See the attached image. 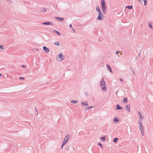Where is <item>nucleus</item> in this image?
I'll return each instance as SVG.
<instances>
[{"mask_svg": "<svg viewBox=\"0 0 153 153\" xmlns=\"http://www.w3.org/2000/svg\"><path fill=\"white\" fill-rule=\"evenodd\" d=\"M101 3L102 5L101 10L103 13L105 14L106 12V9L105 0H101Z\"/></svg>", "mask_w": 153, "mask_h": 153, "instance_id": "1", "label": "nucleus"}, {"mask_svg": "<svg viewBox=\"0 0 153 153\" xmlns=\"http://www.w3.org/2000/svg\"><path fill=\"white\" fill-rule=\"evenodd\" d=\"M105 82L104 81L103 79L102 78L100 82V86L102 87L103 86H104L101 88V89L104 91H106L107 90L106 87L105 86Z\"/></svg>", "mask_w": 153, "mask_h": 153, "instance_id": "2", "label": "nucleus"}, {"mask_svg": "<svg viewBox=\"0 0 153 153\" xmlns=\"http://www.w3.org/2000/svg\"><path fill=\"white\" fill-rule=\"evenodd\" d=\"M70 137V135L69 134H67L65 137L62 143L63 145H65L67 143L68 140L69 139Z\"/></svg>", "mask_w": 153, "mask_h": 153, "instance_id": "3", "label": "nucleus"}, {"mask_svg": "<svg viewBox=\"0 0 153 153\" xmlns=\"http://www.w3.org/2000/svg\"><path fill=\"white\" fill-rule=\"evenodd\" d=\"M63 56V55L62 53H61L59 54L57 56V60L59 61H62L63 59V58H62Z\"/></svg>", "mask_w": 153, "mask_h": 153, "instance_id": "4", "label": "nucleus"}, {"mask_svg": "<svg viewBox=\"0 0 153 153\" xmlns=\"http://www.w3.org/2000/svg\"><path fill=\"white\" fill-rule=\"evenodd\" d=\"M140 132L141 133L142 135L143 136L144 135V130H143V127L142 126V127L141 126L140 127Z\"/></svg>", "mask_w": 153, "mask_h": 153, "instance_id": "5", "label": "nucleus"}, {"mask_svg": "<svg viewBox=\"0 0 153 153\" xmlns=\"http://www.w3.org/2000/svg\"><path fill=\"white\" fill-rule=\"evenodd\" d=\"M97 19L99 20H102L104 19V16H102V15H98V16L97 17Z\"/></svg>", "mask_w": 153, "mask_h": 153, "instance_id": "6", "label": "nucleus"}, {"mask_svg": "<svg viewBox=\"0 0 153 153\" xmlns=\"http://www.w3.org/2000/svg\"><path fill=\"white\" fill-rule=\"evenodd\" d=\"M42 24L44 25H53V23L51 22H43L42 23Z\"/></svg>", "mask_w": 153, "mask_h": 153, "instance_id": "7", "label": "nucleus"}, {"mask_svg": "<svg viewBox=\"0 0 153 153\" xmlns=\"http://www.w3.org/2000/svg\"><path fill=\"white\" fill-rule=\"evenodd\" d=\"M130 105H127L125 106V108L128 111H130Z\"/></svg>", "mask_w": 153, "mask_h": 153, "instance_id": "8", "label": "nucleus"}, {"mask_svg": "<svg viewBox=\"0 0 153 153\" xmlns=\"http://www.w3.org/2000/svg\"><path fill=\"white\" fill-rule=\"evenodd\" d=\"M44 50L47 53H48L49 51V50L45 46H44L43 48Z\"/></svg>", "mask_w": 153, "mask_h": 153, "instance_id": "9", "label": "nucleus"}, {"mask_svg": "<svg viewBox=\"0 0 153 153\" xmlns=\"http://www.w3.org/2000/svg\"><path fill=\"white\" fill-rule=\"evenodd\" d=\"M106 67L109 69V71L111 73H112L113 71L110 65H106Z\"/></svg>", "mask_w": 153, "mask_h": 153, "instance_id": "10", "label": "nucleus"}, {"mask_svg": "<svg viewBox=\"0 0 153 153\" xmlns=\"http://www.w3.org/2000/svg\"><path fill=\"white\" fill-rule=\"evenodd\" d=\"M81 104L82 105L85 106H87L88 105L87 102H82Z\"/></svg>", "mask_w": 153, "mask_h": 153, "instance_id": "11", "label": "nucleus"}, {"mask_svg": "<svg viewBox=\"0 0 153 153\" xmlns=\"http://www.w3.org/2000/svg\"><path fill=\"white\" fill-rule=\"evenodd\" d=\"M55 18L58 21H61L62 22V20L64 19L63 18L58 17H55Z\"/></svg>", "mask_w": 153, "mask_h": 153, "instance_id": "12", "label": "nucleus"}, {"mask_svg": "<svg viewBox=\"0 0 153 153\" xmlns=\"http://www.w3.org/2000/svg\"><path fill=\"white\" fill-rule=\"evenodd\" d=\"M116 109L117 110H119L122 109L123 108L120 106L119 104H117Z\"/></svg>", "mask_w": 153, "mask_h": 153, "instance_id": "13", "label": "nucleus"}, {"mask_svg": "<svg viewBox=\"0 0 153 153\" xmlns=\"http://www.w3.org/2000/svg\"><path fill=\"white\" fill-rule=\"evenodd\" d=\"M128 101L127 98H124L123 100V103H127Z\"/></svg>", "mask_w": 153, "mask_h": 153, "instance_id": "14", "label": "nucleus"}, {"mask_svg": "<svg viewBox=\"0 0 153 153\" xmlns=\"http://www.w3.org/2000/svg\"><path fill=\"white\" fill-rule=\"evenodd\" d=\"M119 119L117 117H115L114 119V122H118L119 121Z\"/></svg>", "mask_w": 153, "mask_h": 153, "instance_id": "15", "label": "nucleus"}, {"mask_svg": "<svg viewBox=\"0 0 153 153\" xmlns=\"http://www.w3.org/2000/svg\"><path fill=\"white\" fill-rule=\"evenodd\" d=\"M101 139L102 141H106V139L105 137H101Z\"/></svg>", "mask_w": 153, "mask_h": 153, "instance_id": "16", "label": "nucleus"}, {"mask_svg": "<svg viewBox=\"0 0 153 153\" xmlns=\"http://www.w3.org/2000/svg\"><path fill=\"white\" fill-rule=\"evenodd\" d=\"M118 140V138H115L114 139V140H113V142L114 143L117 142V140Z\"/></svg>", "mask_w": 153, "mask_h": 153, "instance_id": "17", "label": "nucleus"}, {"mask_svg": "<svg viewBox=\"0 0 153 153\" xmlns=\"http://www.w3.org/2000/svg\"><path fill=\"white\" fill-rule=\"evenodd\" d=\"M132 7L133 6H126V8H128L129 9H131L132 8Z\"/></svg>", "mask_w": 153, "mask_h": 153, "instance_id": "18", "label": "nucleus"}, {"mask_svg": "<svg viewBox=\"0 0 153 153\" xmlns=\"http://www.w3.org/2000/svg\"><path fill=\"white\" fill-rule=\"evenodd\" d=\"M4 46L2 45H0V50H4Z\"/></svg>", "mask_w": 153, "mask_h": 153, "instance_id": "19", "label": "nucleus"}, {"mask_svg": "<svg viewBox=\"0 0 153 153\" xmlns=\"http://www.w3.org/2000/svg\"><path fill=\"white\" fill-rule=\"evenodd\" d=\"M141 122H142L140 120L139 121V125L140 127H141V126L142 127V126H143L141 124Z\"/></svg>", "mask_w": 153, "mask_h": 153, "instance_id": "20", "label": "nucleus"}, {"mask_svg": "<svg viewBox=\"0 0 153 153\" xmlns=\"http://www.w3.org/2000/svg\"><path fill=\"white\" fill-rule=\"evenodd\" d=\"M77 102V101H75V100H72L71 102L72 103H74V104H76V102Z\"/></svg>", "mask_w": 153, "mask_h": 153, "instance_id": "21", "label": "nucleus"}, {"mask_svg": "<svg viewBox=\"0 0 153 153\" xmlns=\"http://www.w3.org/2000/svg\"><path fill=\"white\" fill-rule=\"evenodd\" d=\"M84 94H85V96H86V97H88V96L89 95V94L88 93V92H85Z\"/></svg>", "mask_w": 153, "mask_h": 153, "instance_id": "22", "label": "nucleus"}, {"mask_svg": "<svg viewBox=\"0 0 153 153\" xmlns=\"http://www.w3.org/2000/svg\"><path fill=\"white\" fill-rule=\"evenodd\" d=\"M93 106H89V107H87L85 109L86 110H89L92 108H93Z\"/></svg>", "mask_w": 153, "mask_h": 153, "instance_id": "23", "label": "nucleus"}, {"mask_svg": "<svg viewBox=\"0 0 153 153\" xmlns=\"http://www.w3.org/2000/svg\"><path fill=\"white\" fill-rule=\"evenodd\" d=\"M130 69L131 71H132L133 72V74L134 75L135 72H134V70L132 69V68L131 67H130Z\"/></svg>", "mask_w": 153, "mask_h": 153, "instance_id": "24", "label": "nucleus"}, {"mask_svg": "<svg viewBox=\"0 0 153 153\" xmlns=\"http://www.w3.org/2000/svg\"><path fill=\"white\" fill-rule=\"evenodd\" d=\"M98 15H102V16H104L103 15L102 13H101V11L100 10L98 11Z\"/></svg>", "mask_w": 153, "mask_h": 153, "instance_id": "25", "label": "nucleus"}, {"mask_svg": "<svg viewBox=\"0 0 153 153\" xmlns=\"http://www.w3.org/2000/svg\"><path fill=\"white\" fill-rule=\"evenodd\" d=\"M98 15H102V16H104L103 15L102 13H101V11L100 10L98 11Z\"/></svg>", "mask_w": 153, "mask_h": 153, "instance_id": "26", "label": "nucleus"}, {"mask_svg": "<svg viewBox=\"0 0 153 153\" xmlns=\"http://www.w3.org/2000/svg\"><path fill=\"white\" fill-rule=\"evenodd\" d=\"M55 31L57 34H58L59 35H61L60 33L58 31L56 30H55Z\"/></svg>", "mask_w": 153, "mask_h": 153, "instance_id": "27", "label": "nucleus"}, {"mask_svg": "<svg viewBox=\"0 0 153 153\" xmlns=\"http://www.w3.org/2000/svg\"><path fill=\"white\" fill-rule=\"evenodd\" d=\"M143 1L144 2V5L145 6H146L147 3V0H143Z\"/></svg>", "mask_w": 153, "mask_h": 153, "instance_id": "28", "label": "nucleus"}, {"mask_svg": "<svg viewBox=\"0 0 153 153\" xmlns=\"http://www.w3.org/2000/svg\"><path fill=\"white\" fill-rule=\"evenodd\" d=\"M96 10L98 12L100 10V9L99 8V7L98 6H97V7L96 9Z\"/></svg>", "mask_w": 153, "mask_h": 153, "instance_id": "29", "label": "nucleus"}, {"mask_svg": "<svg viewBox=\"0 0 153 153\" xmlns=\"http://www.w3.org/2000/svg\"><path fill=\"white\" fill-rule=\"evenodd\" d=\"M57 46H58L59 45V42H56L54 43Z\"/></svg>", "mask_w": 153, "mask_h": 153, "instance_id": "30", "label": "nucleus"}, {"mask_svg": "<svg viewBox=\"0 0 153 153\" xmlns=\"http://www.w3.org/2000/svg\"><path fill=\"white\" fill-rule=\"evenodd\" d=\"M46 11V9L45 8H43L42 9V12H45Z\"/></svg>", "mask_w": 153, "mask_h": 153, "instance_id": "31", "label": "nucleus"}, {"mask_svg": "<svg viewBox=\"0 0 153 153\" xmlns=\"http://www.w3.org/2000/svg\"><path fill=\"white\" fill-rule=\"evenodd\" d=\"M149 26L152 29L153 28L152 25L151 23H149Z\"/></svg>", "mask_w": 153, "mask_h": 153, "instance_id": "32", "label": "nucleus"}, {"mask_svg": "<svg viewBox=\"0 0 153 153\" xmlns=\"http://www.w3.org/2000/svg\"><path fill=\"white\" fill-rule=\"evenodd\" d=\"M66 149L67 150H69L70 149V147L68 146L66 147Z\"/></svg>", "mask_w": 153, "mask_h": 153, "instance_id": "33", "label": "nucleus"}, {"mask_svg": "<svg viewBox=\"0 0 153 153\" xmlns=\"http://www.w3.org/2000/svg\"><path fill=\"white\" fill-rule=\"evenodd\" d=\"M98 145L101 146L102 148H103L102 146L100 143H98Z\"/></svg>", "mask_w": 153, "mask_h": 153, "instance_id": "34", "label": "nucleus"}, {"mask_svg": "<svg viewBox=\"0 0 153 153\" xmlns=\"http://www.w3.org/2000/svg\"><path fill=\"white\" fill-rule=\"evenodd\" d=\"M19 79H22V80H24V77H20L19 78Z\"/></svg>", "mask_w": 153, "mask_h": 153, "instance_id": "35", "label": "nucleus"}, {"mask_svg": "<svg viewBox=\"0 0 153 153\" xmlns=\"http://www.w3.org/2000/svg\"><path fill=\"white\" fill-rule=\"evenodd\" d=\"M140 118L141 119H143V117L142 116V115L141 114H140Z\"/></svg>", "mask_w": 153, "mask_h": 153, "instance_id": "36", "label": "nucleus"}, {"mask_svg": "<svg viewBox=\"0 0 153 153\" xmlns=\"http://www.w3.org/2000/svg\"><path fill=\"white\" fill-rule=\"evenodd\" d=\"M72 30H73L74 33H76V31L74 29H72Z\"/></svg>", "mask_w": 153, "mask_h": 153, "instance_id": "37", "label": "nucleus"}, {"mask_svg": "<svg viewBox=\"0 0 153 153\" xmlns=\"http://www.w3.org/2000/svg\"><path fill=\"white\" fill-rule=\"evenodd\" d=\"M32 51H36V49L33 48L32 49Z\"/></svg>", "mask_w": 153, "mask_h": 153, "instance_id": "38", "label": "nucleus"}, {"mask_svg": "<svg viewBox=\"0 0 153 153\" xmlns=\"http://www.w3.org/2000/svg\"><path fill=\"white\" fill-rule=\"evenodd\" d=\"M69 27L71 28H72V25L71 24H70L69 25Z\"/></svg>", "mask_w": 153, "mask_h": 153, "instance_id": "39", "label": "nucleus"}, {"mask_svg": "<svg viewBox=\"0 0 153 153\" xmlns=\"http://www.w3.org/2000/svg\"><path fill=\"white\" fill-rule=\"evenodd\" d=\"M119 53V51H117L116 52V54L117 55H118Z\"/></svg>", "mask_w": 153, "mask_h": 153, "instance_id": "40", "label": "nucleus"}, {"mask_svg": "<svg viewBox=\"0 0 153 153\" xmlns=\"http://www.w3.org/2000/svg\"><path fill=\"white\" fill-rule=\"evenodd\" d=\"M64 145H63V144L62 143V146L61 147V148L62 149L63 148V146H64Z\"/></svg>", "mask_w": 153, "mask_h": 153, "instance_id": "41", "label": "nucleus"}, {"mask_svg": "<svg viewBox=\"0 0 153 153\" xmlns=\"http://www.w3.org/2000/svg\"><path fill=\"white\" fill-rule=\"evenodd\" d=\"M22 66L24 68H25L26 67L25 66L23 65H22Z\"/></svg>", "mask_w": 153, "mask_h": 153, "instance_id": "42", "label": "nucleus"}, {"mask_svg": "<svg viewBox=\"0 0 153 153\" xmlns=\"http://www.w3.org/2000/svg\"><path fill=\"white\" fill-rule=\"evenodd\" d=\"M120 80L121 81H123V79H120Z\"/></svg>", "mask_w": 153, "mask_h": 153, "instance_id": "43", "label": "nucleus"}, {"mask_svg": "<svg viewBox=\"0 0 153 153\" xmlns=\"http://www.w3.org/2000/svg\"><path fill=\"white\" fill-rule=\"evenodd\" d=\"M139 2H141V0H137Z\"/></svg>", "mask_w": 153, "mask_h": 153, "instance_id": "44", "label": "nucleus"}, {"mask_svg": "<svg viewBox=\"0 0 153 153\" xmlns=\"http://www.w3.org/2000/svg\"><path fill=\"white\" fill-rule=\"evenodd\" d=\"M2 76V74H0V77L1 76Z\"/></svg>", "mask_w": 153, "mask_h": 153, "instance_id": "45", "label": "nucleus"}, {"mask_svg": "<svg viewBox=\"0 0 153 153\" xmlns=\"http://www.w3.org/2000/svg\"><path fill=\"white\" fill-rule=\"evenodd\" d=\"M36 50L38 51H39V50L37 49H36Z\"/></svg>", "mask_w": 153, "mask_h": 153, "instance_id": "46", "label": "nucleus"}, {"mask_svg": "<svg viewBox=\"0 0 153 153\" xmlns=\"http://www.w3.org/2000/svg\"><path fill=\"white\" fill-rule=\"evenodd\" d=\"M138 114H139V115H140V112H138Z\"/></svg>", "mask_w": 153, "mask_h": 153, "instance_id": "47", "label": "nucleus"}, {"mask_svg": "<svg viewBox=\"0 0 153 153\" xmlns=\"http://www.w3.org/2000/svg\"><path fill=\"white\" fill-rule=\"evenodd\" d=\"M36 111H37H37L36 110Z\"/></svg>", "mask_w": 153, "mask_h": 153, "instance_id": "48", "label": "nucleus"}, {"mask_svg": "<svg viewBox=\"0 0 153 153\" xmlns=\"http://www.w3.org/2000/svg\"><path fill=\"white\" fill-rule=\"evenodd\" d=\"M140 53H139V56H140Z\"/></svg>", "mask_w": 153, "mask_h": 153, "instance_id": "49", "label": "nucleus"}]
</instances>
